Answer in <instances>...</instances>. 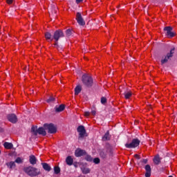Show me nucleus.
Masks as SVG:
<instances>
[{
	"mask_svg": "<svg viewBox=\"0 0 177 177\" xmlns=\"http://www.w3.org/2000/svg\"><path fill=\"white\" fill-rule=\"evenodd\" d=\"M47 103H53V102H56V98L53 96H50L47 100Z\"/></svg>",
	"mask_w": 177,
	"mask_h": 177,
	"instance_id": "obj_30",
	"label": "nucleus"
},
{
	"mask_svg": "<svg viewBox=\"0 0 177 177\" xmlns=\"http://www.w3.org/2000/svg\"><path fill=\"white\" fill-rule=\"evenodd\" d=\"M91 114H92V115H96V111L92 110L91 111Z\"/></svg>",
	"mask_w": 177,
	"mask_h": 177,
	"instance_id": "obj_41",
	"label": "nucleus"
},
{
	"mask_svg": "<svg viewBox=\"0 0 177 177\" xmlns=\"http://www.w3.org/2000/svg\"><path fill=\"white\" fill-rule=\"evenodd\" d=\"M84 115L85 117H89V115H91V112L89 111L84 112Z\"/></svg>",
	"mask_w": 177,
	"mask_h": 177,
	"instance_id": "obj_37",
	"label": "nucleus"
},
{
	"mask_svg": "<svg viewBox=\"0 0 177 177\" xmlns=\"http://www.w3.org/2000/svg\"><path fill=\"white\" fill-rule=\"evenodd\" d=\"M168 177H174V176H169Z\"/></svg>",
	"mask_w": 177,
	"mask_h": 177,
	"instance_id": "obj_45",
	"label": "nucleus"
},
{
	"mask_svg": "<svg viewBox=\"0 0 177 177\" xmlns=\"http://www.w3.org/2000/svg\"><path fill=\"white\" fill-rule=\"evenodd\" d=\"M24 171L28 175V176L31 177H35L38 176V175H41V171L39 169L32 166L24 167Z\"/></svg>",
	"mask_w": 177,
	"mask_h": 177,
	"instance_id": "obj_1",
	"label": "nucleus"
},
{
	"mask_svg": "<svg viewBox=\"0 0 177 177\" xmlns=\"http://www.w3.org/2000/svg\"><path fill=\"white\" fill-rule=\"evenodd\" d=\"M45 38L46 39H50V41H53V36H52V34L49 32H46L45 33Z\"/></svg>",
	"mask_w": 177,
	"mask_h": 177,
	"instance_id": "obj_26",
	"label": "nucleus"
},
{
	"mask_svg": "<svg viewBox=\"0 0 177 177\" xmlns=\"http://www.w3.org/2000/svg\"><path fill=\"white\" fill-rule=\"evenodd\" d=\"M64 109H66V105L64 104H61L58 107L55 106V110L56 113H62V111H64Z\"/></svg>",
	"mask_w": 177,
	"mask_h": 177,
	"instance_id": "obj_17",
	"label": "nucleus"
},
{
	"mask_svg": "<svg viewBox=\"0 0 177 177\" xmlns=\"http://www.w3.org/2000/svg\"><path fill=\"white\" fill-rule=\"evenodd\" d=\"M3 147H5V149H7L8 150H10V149L13 148V144H12V142H6L3 144Z\"/></svg>",
	"mask_w": 177,
	"mask_h": 177,
	"instance_id": "obj_20",
	"label": "nucleus"
},
{
	"mask_svg": "<svg viewBox=\"0 0 177 177\" xmlns=\"http://www.w3.org/2000/svg\"><path fill=\"white\" fill-rule=\"evenodd\" d=\"M75 157H82V156H86V151L81 149H77L75 151Z\"/></svg>",
	"mask_w": 177,
	"mask_h": 177,
	"instance_id": "obj_11",
	"label": "nucleus"
},
{
	"mask_svg": "<svg viewBox=\"0 0 177 177\" xmlns=\"http://www.w3.org/2000/svg\"><path fill=\"white\" fill-rule=\"evenodd\" d=\"M73 162H74V159H73V157H71V156H68L66 158V163L67 165L71 166L73 165Z\"/></svg>",
	"mask_w": 177,
	"mask_h": 177,
	"instance_id": "obj_18",
	"label": "nucleus"
},
{
	"mask_svg": "<svg viewBox=\"0 0 177 177\" xmlns=\"http://www.w3.org/2000/svg\"><path fill=\"white\" fill-rule=\"evenodd\" d=\"M2 132H3V128L0 127V133H2Z\"/></svg>",
	"mask_w": 177,
	"mask_h": 177,
	"instance_id": "obj_43",
	"label": "nucleus"
},
{
	"mask_svg": "<svg viewBox=\"0 0 177 177\" xmlns=\"http://www.w3.org/2000/svg\"><path fill=\"white\" fill-rule=\"evenodd\" d=\"M82 1L84 0H76V3H81V2H82Z\"/></svg>",
	"mask_w": 177,
	"mask_h": 177,
	"instance_id": "obj_42",
	"label": "nucleus"
},
{
	"mask_svg": "<svg viewBox=\"0 0 177 177\" xmlns=\"http://www.w3.org/2000/svg\"><path fill=\"white\" fill-rule=\"evenodd\" d=\"M37 133L41 135L42 136H46V129L45 127H39L37 129Z\"/></svg>",
	"mask_w": 177,
	"mask_h": 177,
	"instance_id": "obj_14",
	"label": "nucleus"
},
{
	"mask_svg": "<svg viewBox=\"0 0 177 177\" xmlns=\"http://www.w3.org/2000/svg\"><path fill=\"white\" fill-rule=\"evenodd\" d=\"M53 38L55 42H58L60 38H64V32L62 30H57L54 32Z\"/></svg>",
	"mask_w": 177,
	"mask_h": 177,
	"instance_id": "obj_6",
	"label": "nucleus"
},
{
	"mask_svg": "<svg viewBox=\"0 0 177 177\" xmlns=\"http://www.w3.org/2000/svg\"><path fill=\"white\" fill-rule=\"evenodd\" d=\"M82 173L84 174H89L91 172V169L88 167H84L82 169Z\"/></svg>",
	"mask_w": 177,
	"mask_h": 177,
	"instance_id": "obj_32",
	"label": "nucleus"
},
{
	"mask_svg": "<svg viewBox=\"0 0 177 177\" xmlns=\"http://www.w3.org/2000/svg\"><path fill=\"white\" fill-rule=\"evenodd\" d=\"M0 154H1V150H0Z\"/></svg>",
	"mask_w": 177,
	"mask_h": 177,
	"instance_id": "obj_46",
	"label": "nucleus"
},
{
	"mask_svg": "<svg viewBox=\"0 0 177 177\" xmlns=\"http://www.w3.org/2000/svg\"><path fill=\"white\" fill-rule=\"evenodd\" d=\"M7 119L10 122H12V124H16V122H17V116L16 115V114H8L7 115Z\"/></svg>",
	"mask_w": 177,
	"mask_h": 177,
	"instance_id": "obj_10",
	"label": "nucleus"
},
{
	"mask_svg": "<svg viewBox=\"0 0 177 177\" xmlns=\"http://www.w3.org/2000/svg\"><path fill=\"white\" fill-rule=\"evenodd\" d=\"M145 177H150L151 176V167L150 165H145Z\"/></svg>",
	"mask_w": 177,
	"mask_h": 177,
	"instance_id": "obj_13",
	"label": "nucleus"
},
{
	"mask_svg": "<svg viewBox=\"0 0 177 177\" xmlns=\"http://www.w3.org/2000/svg\"><path fill=\"white\" fill-rule=\"evenodd\" d=\"M76 21H77L79 26H85V21L84 20V18H82V15H81V12H77Z\"/></svg>",
	"mask_w": 177,
	"mask_h": 177,
	"instance_id": "obj_9",
	"label": "nucleus"
},
{
	"mask_svg": "<svg viewBox=\"0 0 177 177\" xmlns=\"http://www.w3.org/2000/svg\"><path fill=\"white\" fill-rule=\"evenodd\" d=\"M82 82L86 88H92L93 85V79L87 74H84L82 76Z\"/></svg>",
	"mask_w": 177,
	"mask_h": 177,
	"instance_id": "obj_2",
	"label": "nucleus"
},
{
	"mask_svg": "<svg viewBox=\"0 0 177 177\" xmlns=\"http://www.w3.org/2000/svg\"><path fill=\"white\" fill-rule=\"evenodd\" d=\"M54 47L56 48L59 52H62V50H63V46L59 45L57 41L55 42Z\"/></svg>",
	"mask_w": 177,
	"mask_h": 177,
	"instance_id": "obj_29",
	"label": "nucleus"
},
{
	"mask_svg": "<svg viewBox=\"0 0 177 177\" xmlns=\"http://www.w3.org/2000/svg\"><path fill=\"white\" fill-rule=\"evenodd\" d=\"M135 158H137V160H140V156L138 154L134 155Z\"/></svg>",
	"mask_w": 177,
	"mask_h": 177,
	"instance_id": "obj_39",
	"label": "nucleus"
},
{
	"mask_svg": "<svg viewBox=\"0 0 177 177\" xmlns=\"http://www.w3.org/2000/svg\"><path fill=\"white\" fill-rule=\"evenodd\" d=\"M37 158L34 155H30L29 156V162L31 164V165H35L37 164Z\"/></svg>",
	"mask_w": 177,
	"mask_h": 177,
	"instance_id": "obj_15",
	"label": "nucleus"
},
{
	"mask_svg": "<svg viewBox=\"0 0 177 177\" xmlns=\"http://www.w3.org/2000/svg\"><path fill=\"white\" fill-rule=\"evenodd\" d=\"M81 91H82L81 86H77L75 88V95H80V93H81Z\"/></svg>",
	"mask_w": 177,
	"mask_h": 177,
	"instance_id": "obj_24",
	"label": "nucleus"
},
{
	"mask_svg": "<svg viewBox=\"0 0 177 177\" xmlns=\"http://www.w3.org/2000/svg\"><path fill=\"white\" fill-rule=\"evenodd\" d=\"M13 3V0H7V3H8V5H11V3Z\"/></svg>",
	"mask_w": 177,
	"mask_h": 177,
	"instance_id": "obj_40",
	"label": "nucleus"
},
{
	"mask_svg": "<svg viewBox=\"0 0 177 177\" xmlns=\"http://www.w3.org/2000/svg\"><path fill=\"white\" fill-rule=\"evenodd\" d=\"M15 162H17V164H21L23 162V160H21V158L18 157L15 160Z\"/></svg>",
	"mask_w": 177,
	"mask_h": 177,
	"instance_id": "obj_35",
	"label": "nucleus"
},
{
	"mask_svg": "<svg viewBox=\"0 0 177 177\" xmlns=\"http://www.w3.org/2000/svg\"><path fill=\"white\" fill-rule=\"evenodd\" d=\"M73 32H74V31H73V30L68 28L65 31V34H66V37H72L73 35Z\"/></svg>",
	"mask_w": 177,
	"mask_h": 177,
	"instance_id": "obj_28",
	"label": "nucleus"
},
{
	"mask_svg": "<svg viewBox=\"0 0 177 177\" xmlns=\"http://www.w3.org/2000/svg\"><path fill=\"white\" fill-rule=\"evenodd\" d=\"M44 128L48 133L55 134L57 132V127L53 123H46L44 124Z\"/></svg>",
	"mask_w": 177,
	"mask_h": 177,
	"instance_id": "obj_3",
	"label": "nucleus"
},
{
	"mask_svg": "<svg viewBox=\"0 0 177 177\" xmlns=\"http://www.w3.org/2000/svg\"><path fill=\"white\" fill-rule=\"evenodd\" d=\"M102 140L104 142H106V140H110V132L106 131V133L102 137Z\"/></svg>",
	"mask_w": 177,
	"mask_h": 177,
	"instance_id": "obj_23",
	"label": "nucleus"
},
{
	"mask_svg": "<svg viewBox=\"0 0 177 177\" xmlns=\"http://www.w3.org/2000/svg\"><path fill=\"white\" fill-rule=\"evenodd\" d=\"M6 165H7L8 168H10V169L16 168V163H15V162H13V161L6 163Z\"/></svg>",
	"mask_w": 177,
	"mask_h": 177,
	"instance_id": "obj_22",
	"label": "nucleus"
},
{
	"mask_svg": "<svg viewBox=\"0 0 177 177\" xmlns=\"http://www.w3.org/2000/svg\"><path fill=\"white\" fill-rule=\"evenodd\" d=\"M153 162L156 165H159L160 162H161V158H160V155H156L153 158Z\"/></svg>",
	"mask_w": 177,
	"mask_h": 177,
	"instance_id": "obj_19",
	"label": "nucleus"
},
{
	"mask_svg": "<svg viewBox=\"0 0 177 177\" xmlns=\"http://www.w3.org/2000/svg\"><path fill=\"white\" fill-rule=\"evenodd\" d=\"M54 174H55V175L60 174V167H59V166L54 167Z\"/></svg>",
	"mask_w": 177,
	"mask_h": 177,
	"instance_id": "obj_31",
	"label": "nucleus"
},
{
	"mask_svg": "<svg viewBox=\"0 0 177 177\" xmlns=\"http://www.w3.org/2000/svg\"><path fill=\"white\" fill-rule=\"evenodd\" d=\"M164 31H166V35L169 38H174L175 37V33L172 32V27L171 26H166L164 28Z\"/></svg>",
	"mask_w": 177,
	"mask_h": 177,
	"instance_id": "obj_7",
	"label": "nucleus"
},
{
	"mask_svg": "<svg viewBox=\"0 0 177 177\" xmlns=\"http://www.w3.org/2000/svg\"><path fill=\"white\" fill-rule=\"evenodd\" d=\"M147 159H142V160H141V162H143V164H147Z\"/></svg>",
	"mask_w": 177,
	"mask_h": 177,
	"instance_id": "obj_38",
	"label": "nucleus"
},
{
	"mask_svg": "<svg viewBox=\"0 0 177 177\" xmlns=\"http://www.w3.org/2000/svg\"><path fill=\"white\" fill-rule=\"evenodd\" d=\"M49 13L52 16H56V14L57 13V8H56L55 6H52L51 10Z\"/></svg>",
	"mask_w": 177,
	"mask_h": 177,
	"instance_id": "obj_21",
	"label": "nucleus"
},
{
	"mask_svg": "<svg viewBox=\"0 0 177 177\" xmlns=\"http://www.w3.org/2000/svg\"><path fill=\"white\" fill-rule=\"evenodd\" d=\"M140 145V141L139 140V138H134L132 140L131 143H126L125 147L127 149H135L136 147H138Z\"/></svg>",
	"mask_w": 177,
	"mask_h": 177,
	"instance_id": "obj_5",
	"label": "nucleus"
},
{
	"mask_svg": "<svg viewBox=\"0 0 177 177\" xmlns=\"http://www.w3.org/2000/svg\"><path fill=\"white\" fill-rule=\"evenodd\" d=\"M74 167H77V165L74 164Z\"/></svg>",
	"mask_w": 177,
	"mask_h": 177,
	"instance_id": "obj_44",
	"label": "nucleus"
},
{
	"mask_svg": "<svg viewBox=\"0 0 177 177\" xmlns=\"http://www.w3.org/2000/svg\"><path fill=\"white\" fill-rule=\"evenodd\" d=\"M77 131L79 133V138H84L85 136V133H86L85 127L82 125L79 126L77 129Z\"/></svg>",
	"mask_w": 177,
	"mask_h": 177,
	"instance_id": "obj_8",
	"label": "nucleus"
},
{
	"mask_svg": "<svg viewBox=\"0 0 177 177\" xmlns=\"http://www.w3.org/2000/svg\"><path fill=\"white\" fill-rule=\"evenodd\" d=\"M175 47H172L170 49V52L167 54L164 59H161L160 63L162 66H163V64H165V63H168V60H169L170 57H172L174 56V53H175Z\"/></svg>",
	"mask_w": 177,
	"mask_h": 177,
	"instance_id": "obj_4",
	"label": "nucleus"
},
{
	"mask_svg": "<svg viewBox=\"0 0 177 177\" xmlns=\"http://www.w3.org/2000/svg\"><path fill=\"white\" fill-rule=\"evenodd\" d=\"M31 131L37 136L38 135V127L32 126L31 128Z\"/></svg>",
	"mask_w": 177,
	"mask_h": 177,
	"instance_id": "obj_27",
	"label": "nucleus"
},
{
	"mask_svg": "<svg viewBox=\"0 0 177 177\" xmlns=\"http://www.w3.org/2000/svg\"><path fill=\"white\" fill-rule=\"evenodd\" d=\"M124 93L123 95L124 96L125 99H130V97L132 96V91L129 90L128 88H124Z\"/></svg>",
	"mask_w": 177,
	"mask_h": 177,
	"instance_id": "obj_12",
	"label": "nucleus"
},
{
	"mask_svg": "<svg viewBox=\"0 0 177 177\" xmlns=\"http://www.w3.org/2000/svg\"><path fill=\"white\" fill-rule=\"evenodd\" d=\"M85 156L84 160H86V161H88V162H92L93 161V158H92L91 155L86 153Z\"/></svg>",
	"mask_w": 177,
	"mask_h": 177,
	"instance_id": "obj_25",
	"label": "nucleus"
},
{
	"mask_svg": "<svg viewBox=\"0 0 177 177\" xmlns=\"http://www.w3.org/2000/svg\"><path fill=\"white\" fill-rule=\"evenodd\" d=\"M41 165L43 167V169L44 171H47V172H50L52 170V167H50V165L46 162H41Z\"/></svg>",
	"mask_w": 177,
	"mask_h": 177,
	"instance_id": "obj_16",
	"label": "nucleus"
},
{
	"mask_svg": "<svg viewBox=\"0 0 177 177\" xmlns=\"http://www.w3.org/2000/svg\"><path fill=\"white\" fill-rule=\"evenodd\" d=\"M100 156L102 157V158H106L107 154L105 153L104 151H100Z\"/></svg>",
	"mask_w": 177,
	"mask_h": 177,
	"instance_id": "obj_34",
	"label": "nucleus"
},
{
	"mask_svg": "<svg viewBox=\"0 0 177 177\" xmlns=\"http://www.w3.org/2000/svg\"><path fill=\"white\" fill-rule=\"evenodd\" d=\"M94 164H100V159L99 158H95L93 160Z\"/></svg>",
	"mask_w": 177,
	"mask_h": 177,
	"instance_id": "obj_36",
	"label": "nucleus"
},
{
	"mask_svg": "<svg viewBox=\"0 0 177 177\" xmlns=\"http://www.w3.org/2000/svg\"><path fill=\"white\" fill-rule=\"evenodd\" d=\"M101 103L102 104H106V103H107V98H106V97H102Z\"/></svg>",
	"mask_w": 177,
	"mask_h": 177,
	"instance_id": "obj_33",
	"label": "nucleus"
}]
</instances>
